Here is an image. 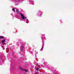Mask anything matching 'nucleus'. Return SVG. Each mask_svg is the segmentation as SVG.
Segmentation results:
<instances>
[{
    "label": "nucleus",
    "mask_w": 74,
    "mask_h": 74,
    "mask_svg": "<svg viewBox=\"0 0 74 74\" xmlns=\"http://www.w3.org/2000/svg\"><path fill=\"white\" fill-rule=\"evenodd\" d=\"M5 41V39L3 40L2 41V43H4V42Z\"/></svg>",
    "instance_id": "nucleus-2"
},
{
    "label": "nucleus",
    "mask_w": 74,
    "mask_h": 74,
    "mask_svg": "<svg viewBox=\"0 0 74 74\" xmlns=\"http://www.w3.org/2000/svg\"><path fill=\"white\" fill-rule=\"evenodd\" d=\"M24 70H25V71H26V72H27V70H26V69H24Z\"/></svg>",
    "instance_id": "nucleus-10"
},
{
    "label": "nucleus",
    "mask_w": 74,
    "mask_h": 74,
    "mask_svg": "<svg viewBox=\"0 0 74 74\" xmlns=\"http://www.w3.org/2000/svg\"><path fill=\"white\" fill-rule=\"evenodd\" d=\"M43 48H44V46H42V49L40 50L41 51H42V50L43 49Z\"/></svg>",
    "instance_id": "nucleus-6"
},
{
    "label": "nucleus",
    "mask_w": 74,
    "mask_h": 74,
    "mask_svg": "<svg viewBox=\"0 0 74 74\" xmlns=\"http://www.w3.org/2000/svg\"><path fill=\"white\" fill-rule=\"evenodd\" d=\"M4 37L3 36H0V38H3Z\"/></svg>",
    "instance_id": "nucleus-4"
},
{
    "label": "nucleus",
    "mask_w": 74,
    "mask_h": 74,
    "mask_svg": "<svg viewBox=\"0 0 74 74\" xmlns=\"http://www.w3.org/2000/svg\"><path fill=\"white\" fill-rule=\"evenodd\" d=\"M21 16L22 19H25V18H26L25 16H23V14H21Z\"/></svg>",
    "instance_id": "nucleus-1"
},
{
    "label": "nucleus",
    "mask_w": 74,
    "mask_h": 74,
    "mask_svg": "<svg viewBox=\"0 0 74 74\" xmlns=\"http://www.w3.org/2000/svg\"><path fill=\"white\" fill-rule=\"evenodd\" d=\"M23 46H22L21 47V50H22V49H23Z\"/></svg>",
    "instance_id": "nucleus-5"
},
{
    "label": "nucleus",
    "mask_w": 74,
    "mask_h": 74,
    "mask_svg": "<svg viewBox=\"0 0 74 74\" xmlns=\"http://www.w3.org/2000/svg\"><path fill=\"white\" fill-rule=\"evenodd\" d=\"M7 50H8V48H7V49H6V51H7V52H8V51H7Z\"/></svg>",
    "instance_id": "nucleus-8"
},
{
    "label": "nucleus",
    "mask_w": 74,
    "mask_h": 74,
    "mask_svg": "<svg viewBox=\"0 0 74 74\" xmlns=\"http://www.w3.org/2000/svg\"><path fill=\"white\" fill-rule=\"evenodd\" d=\"M12 10L13 11H15V8H13L12 9Z\"/></svg>",
    "instance_id": "nucleus-7"
},
{
    "label": "nucleus",
    "mask_w": 74,
    "mask_h": 74,
    "mask_svg": "<svg viewBox=\"0 0 74 74\" xmlns=\"http://www.w3.org/2000/svg\"><path fill=\"white\" fill-rule=\"evenodd\" d=\"M20 69L21 70H24V69H23L22 68L20 67Z\"/></svg>",
    "instance_id": "nucleus-3"
},
{
    "label": "nucleus",
    "mask_w": 74,
    "mask_h": 74,
    "mask_svg": "<svg viewBox=\"0 0 74 74\" xmlns=\"http://www.w3.org/2000/svg\"><path fill=\"white\" fill-rule=\"evenodd\" d=\"M38 69H39V68H37V69H36V70H37V71L38 70Z\"/></svg>",
    "instance_id": "nucleus-9"
},
{
    "label": "nucleus",
    "mask_w": 74,
    "mask_h": 74,
    "mask_svg": "<svg viewBox=\"0 0 74 74\" xmlns=\"http://www.w3.org/2000/svg\"><path fill=\"white\" fill-rule=\"evenodd\" d=\"M16 10L17 12H18V9H16Z\"/></svg>",
    "instance_id": "nucleus-11"
}]
</instances>
